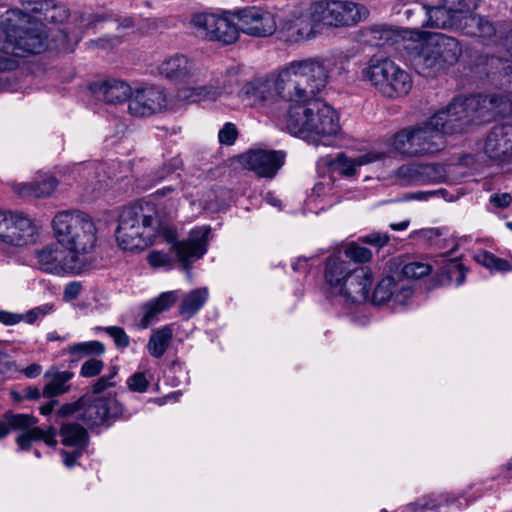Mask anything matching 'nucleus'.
<instances>
[{
    "mask_svg": "<svg viewBox=\"0 0 512 512\" xmlns=\"http://www.w3.org/2000/svg\"><path fill=\"white\" fill-rule=\"evenodd\" d=\"M484 153L496 164L512 161V124L496 125L491 128L485 138Z\"/></svg>",
    "mask_w": 512,
    "mask_h": 512,
    "instance_id": "nucleus-19",
    "label": "nucleus"
},
{
    "mask_svg": "<svg viewBox=\"0 0 512 512\" xmlns=\"http://www.w3.org/2000/svg\"><path fill=\"white\" fill-rule=\"evenodd\" d=\"M4 420L7 421L10 431L21 430L24 432L36 427L35 425L38 423V419L30 414L13 413L11 411L4 414Z\"/></svg>",
    "mask_w": 512,
    "mask_h": 512,
    "instance_id": "nucleus-35",
    "label": "nucleus"
},
{
    "mask_svg": "<svg viewBox=\"0 0 512 512\" xmlns=\"http://www.w3.org/2000/svg\"><path fill=\"white\" fill-rule=\"evenodd\" d=\"M500 44L512 56V28L501 38Z\"/></svg>",
    "mask_w": 512,
    "mask_h": 512,
    "instance_id": "nucleus-58",
    "label": "nucleus"
},
{
    "mask_svg": "<svg viewBox=\"0 0 512 512\" xmlns=\"http://www.w3.org/2000/svg\"><path fill=\"white\" fill-rule=\"evenodd\" d=\"M118 374V367L112 366L109 369V373L107 375L101 376L97 379V381L92 385L91 391L95 394L101 395L105 390L109 388H113L116 386L117 382L115 380Z\"/></svg>",
    "mask_w": 512,
    "mask_h": 512,
    "instance_id": "nucleus-40",
    "label": "nucleus"
},
{
    "mask_svg": "<svg viewBox=\"0 0 512 512\" xmlns=\"http://www.w3.org/2000/svg\"><path fill=\"white\" fill-rule=\"evenodd\" d=\"M373 283L371 270L366 266H358L350 277L346 278L341 295L346 302L361 304L369 299L370 288Z\"/></svg>",
    "mask_w": 512,
    "mask_h": 512,
    "instance_id": "nucleus-21",
    "label": "nucleus"
},
{
    "mask_svg": "<svg viewBox=\"0 0 512 512\" xmlns=\"http://www.w3.org/2000/svg\"><path fill=\"white\" fill-rule=\"evenodd\" d=\"M57 430L54 426H49L47 429L34 427L27 431L21 432L16 437V443L20 450H29L32 447L33 441H44L48 446H55Z\"/></svg>",
    "mask_w": 512,
    "mask_h": 512,
    "instance_id": "nucleus-30",
    "label": "nucleus"
},
{
    "mask_svg": "<svg viewBox=\"0 0 512 512\" xmlns=\"http://www.w3.org/2000/svg\"><path fill=\"white\" fill-rule=\"evenodd\" d=\"M209 226L192 229L186 240H178L177 230L159 215L156 204L138 201L123 208L115 232L119 247L125 251H140L152 245L157 237L171 244L170 250L185 269L207 252Z\"/></svg>",
    "mask_w": 512,
    "mask_h": 512,
    "instance_id": "nucleus-2",
    "label": "nucleus"
},
{
    "mask_svg": "<svg viewBox=\"0 0 512 512\" xmlns=\"http://www.w3.org/2000/svg\"><path fill=\"white\" fill-rule=\"evenodd\" d=\"M123 414V406L114 396L86 392L74 402L63 404L56 412L61 419L73 418L88 429L110 427Z\"/></svg>",
    "mask_w": 512,
    "mask_h": 512,
    "instance_id": "nucleus-7",
    "label": "nucleus"
},
{
    "mask_svg": "<svg viewBox=\"0 0 512 512\" xmlns=\"http://www.w3.org/2000/svg\"><path fill=\"white\" fill-rule=\"evenodd\" d=\"M147 261L153 268L171 269L174 265V259L169 254L156 250L148 254Z\"/></svg>",
    "mask_w": 512,
    "mask_h": 512,
    "instance_id": "nucleus-42",
    "label": "nucleus"
},
{
    "mask_svg": "<svg viewBox=\"0 0 512 512\" xmlns=\"http://www.w3.org/2000/svg\"><path fill=\"white\" fill-rule=\"evenodd\" d=\"M344 259L350 261L354 266L369 262L372 258V252L356 242H350L346 245L341 254Z\"/></svg>",
    "mask_w": 512,
    "mask_h": 512,
    "instance_id": "nucleus-37",
    "label": "nucleus"
},
{
    "mask_svg": "<svg viewBox=\"0 0 512 512\" xmlns=\"http://www.w3.org/2000/svg\"><path fill=\"white\" fill-rule=\"evenodd\" d=\"M209 298V291L206 287H200L184 294L179 305V315L184 320L194 317L205 305Z\"/></svg>",
    "mask_w": 512,
    "mask_h": 512,
    "instance_id": "nucleus-28",
    "label": "nucleus"
},
{
    "mask_svg": "<svg viewBox=\"0 0 512 512\" xmlns=\"http://www.w3.org/2000/svg\"><path fill=\"white\" fill-rule=\"evenodd\" d=\"M58 404L57 400H50L46 404L42 405L39 410L42 415H49L54 410V407Z\"/></svg>",
    "mask_w": 512,
    "mask_h": 512,
    "instance_id": "nucleus-61",
    "label": "nucleus"
},
{
    "mask_svg": "<svg viewBox=\"0 0 512 512\" xmlns=\"http://www.w3.org/2000/svg\"><path fill=\"white\" fill-rule=\"evenodd\" d=\"M35 256L40 270L55 275L79 274L84 266L78 255L63 250L57 245L37 250Z\"/></svg>",
    "mask_w": 512,
    "mask_h": 512,
    "instance_id": "nucleus-15",
    "label": "nucleus"
},
{
    "mask_svg": "<svg viewBox=\"0 0 512 512\" xmlns=\"http://www.w3.org/2000/svg\"><path fill=\"white\" fill-rule=\"evenodd\" d=\"M90 90L97 100L108 104H118L130 101L132 89L130 85L120 79L110 78L93 82Z\"/></svg>",
    "mask_w": 512,
    "mask_h": 512,
    "instance_id": "nucleus-23",
    "label": "nucleus"
},
{
    "mask_svg": "<svg viewBox=\"0 0 512 512\" xmlns=\"http://www.w3.org/2000/svg\"><path fill=\"white\" fill-rule=\"evenodd\" d=\"M318 66L323 72L322 85L306 100L291 101L283 114V122L292 135L302 137L314 135L325 138L337 135L341 129L337 112L330 105L316 98L328 81V70L324 63L318 60Z\"/></svg>",
    "mask_w": 512,
    "mask_h": 512,
    "instance_id": "nucleus-5",
    "label": "nucleus"
},
{
    "mask_svg": "<svg viewBox=\"0 0 512 512\" xmlns=\"http://www.w3.org/2000/svg\"><path fill=\"white\" fill-rule=\"evenodd\" d=\"M41 396H43V391L41 392L37 387L28 386L23 390V397L27 400L37 401Z\"/></svg>",
    "mask_w": 512,
    "mask_h": 512,
    "instance_id": "nucleus-55",
    "label": "nucleus"
},
{
    "mask_svg": "<svg viewBox=\"0 0 512 512\" xmlns=\"http://www.w3.org/2000/svg\"><path fill=\"white\" fill-rule=\"evenodd\" d=\"M181 167L182 160L179 157H173L156 172L155 178L157 181H161L165 179L168 175L179 170Z\"/></svg>",
    "mask_w": 512,
    "mask_h": 512,
    "instance_id": "nucleus-49",
    "label": "nucleus"
},
{
    "mask_svg": "<svg viewBox=\"0 0 512 512\" xmlns=\"http://www.w3.org/2000/svg\"><path fill=\"white\" fill-rule=\"evenodd\" d=\"M41 370H42V366L40 364L33 363V364L27 366L22 371L27 378L33 379L40 375Z\"/></svg>",
    "mask_w": 512,
    "mask_h": 512,
    "instance_id": "nucleus-57",
    "label": "nucleus"
},
{
    "mask_svg": "<svg viewBox=\"0 0 512 512\" xmlns=\"http://www.w3.org/2000/svg\"><path fill=\"white\" fill-rule=\"evenodd\" d=\"M322 73L317 59L294 60L275 73L246 82L238 97L247 105L268 108L283 118L282 103L287 107L291 101L306 100L322 85Z\"/></svg>",
    "mask_w": 512,
    "mask_h": 512,
    "instance_id": "nucleus-3",
    "label": "nucleus"
},
{
    "mask_svg": "<svg viewBox=\"0 0 512 512\" xmlns=\"http://www.w3.org/2000/svg\"><path fill=\"white\" fill-rule=\"evenodd\" d=\"M83 449L84 448H76V450L71 452L62 450L61 455L63 458L64 465L67 466L68 468L73 467L76 464L78 458L82 455Z\"/></svg>",
    "mask_w": 512,
    "mask_h": 512,
    "instance_id": "nucleus-52",
    "label": "nucleus"
},
{
    "mask_svg": "<svg viewBox=\"0 0 512 512\" xmlns=\"http://www.w3.org/2000/svg\"><path fill=\"white\" fill-rule=\"evenodd\" d=\"M450 267L451 268L449 271H451L452 269L458 270L459 277L457 279V285H461L464 282V278H465V273L463 271L462 265L460 263H458L457 261H452L450 264Z\"/></svg>",
    "mask_w": 512,
    "mask_h": 512,
    "instance_id": "nucleus-60",
    "label": "nucleus"
},
{
    "mask_svg": "<svg viewBox=\"0 0 512 512\" xmlns=\"http://www.w3.org/2000/svg\"><path fill=\"white\" fill-rule=\"evenodd\" d=\"M179 299L178 291H167L161 293L154 300L146 303L143 307L144 316L142 318V326L147 327L156 315L167 311Z\"/></svg>",
    "mask_w": 512,
    "mask_h": 512,
    "instance_id": "nucleus-31",
    "label": "nucleus"
},
{
    "mask_svg": "<svg viewBox=\"0 0 512 512\" xmlns=\"http://www.w3.org/2000/svg\"><path fill=\"white\" fill-rule=\"evenodd\" d=\"M292 268L296 272L307 271V258H298L296 262L292 264Z\"/></svg>",
    "mask_w": 512,
    "mask_h": 512,
    "instance_id": "nucleus-63",
    "label": "nucleus"
},
{
    "mask_svg": "<svg viewBox=\"0 0 512 512\" xmlns=\"http://www.w3.org/2000/svg\"><path fill=\"white\" fill-rule=\"evenodd\" d=\"M330 1H318L309 8L308 16H301L284 25L282 38L290 43L299 42L309 38L315 27L319 24L331 26Z\"/></svg>",
    "mask_w": 512,
    "mask_h": 512,
    "instance_id": "nucleus-14",
    "label": "nucleus"
},
{
    "mask_svg": "<svg viewBox=\"0 0 512 512\" xmlns=\"http://www.w3.org/2000/svg\"><path fill=\"white\" fill-rule=\"evenodd\" d=\"M265 200L267 203L275 207H280L281 205V201L270 192L266 194Z\"/></svg>",
    "mask_w": 512,
    "mask_h": 512,
    "instance_id": "nucleus-64",
    "label": "nucleus"
},
{
    "mask_svg": "<svg viewBox=\"0 0 512 512\" xmlns=\"http://www.w3.org/2000/svg\"><path fill=\"white\" fill-rule=\"evenodd\" d=\"M358 266L343 258L341 253L331 255L325 263L324 279L333 293L339 294L346 284V278L354 272Z\"/></svg>",
    "mask_w": 512,
    "mask_h": 512,
    "instance_id": "nucleus-24",
    "label": "nucleus"
},
{
    "mask_svg": "<svg viewBox=\"0 0 512 512\" xmlns=\"http://www.w3.org/2000/svg\"><path fill=\"white\" fill-rule=\"evenodd\" d=\"M285 154L282 151L256 149L242 154L239 158L244 168L259 177L272 179L283 166Z\"/></svg>",
    "mask_w": 512,
    "mask_h": 512,
    "instance_id": "nucleus-18",
    "label": "nucleus"
},
{
    "mask_svg": "<svg viewBox=\"0 0 512 512\" xmlns=\"http://www.w3.org/2000/svg\"><path fill=\"white\" fill-rule=\"evenodd\" d=\"M413 290L410 286L401 281H396V289H394L392 301L399 305H405L407 300L412 297Z\"/></svg>",
    "mask_w": 512,
    "mask_h": 512,
    "instance_id": "nucleus-48",
    "label": "nucleus"
},
{
    "mask_svg": "<svg viewBox=\"0 0 512 512\" xmlns=\"http://www.w3.org/2000/svg\"><path fill=\"white\" fill-rule=\"evenodd\" d=\"M58 185V181L54 176H48L41 181H35L25 186L27 194L37 198L50 196Z\"/></svg>",
    "mask_w": 512,
    "mask_h": 512,
    "instance_id": "nucleus-38",
    "label": "nucleus"
},
{
    "mask_svg": "<svg viewBox=\"0 0 512 512\" xmlns=\"http://www.w3.org/2000/svg\"><path fill=\"white\" fill-rule=\"evenodd\" d=\"M58 433L64 446L85 448L89 444L87 429L78 422H62Z\"/></svg>",
    "mask_w": 512,
    "mask_h": 512,
    "instance_id": "nucleus-29",
    "label": "nucleus"
},
{
    "mask_svg": "<svg viewBox=\"0 0 512 512\" xmlns=\"http://www.w3.org/2000/svg\"><path fill=\"white\" fill-rule=\"evenodd\" d=\"M127 386L133 392L143 393L148 389L149 382L144 373L135 372L127 379Z\"/></svg>",
    "mask_w": 512,
    "mask_h": 512,
    "instance_id": "nucleus-47",
    "label": "nucleus"
},
{
    "mask_svg": "<svg viewBox=\"0 0 512 512\" xmlns=\"http://www.w3.org/2000/svg\"><path fill=\"white\" fill-rule=\"evenodd\" d=\"M461 55L462 45L458 39L435 33L415 47L413 65L418 73L433 76L454 66Z\"/></svg>",
    "mask_w": 512,
    "mask_h": 512,
    "instance_id": "nucleus-8",
    "label": "nucleus"
},
{
    "mask_svg": "<svg viewBox=\"0 0 512 512\" xmlns=\"http://www.w3.org/2000/svg\"><path fill=\"white\" fill-rule=\"evenodd\" d=\"M161 76L176 83H190L200 80V71L195 63L183 54H176L164 60L158 67Z\"/></svg>",
    "mask_w": 512,
    "mask_h": 512,
    "instance_id": "nucleus-20",
    "label": "nucleus"
},
{
    "mask_svg": "<svg viewBox=\"0 0 512 512\" xmlns=\"http://www.w3.org/2000/svg\"><path fill=\"white\" fill-rule=\"evenodd\" d=\"M394 37L393 31L385 25H373L361 30V41L369 46L382 47Z\"/></svg>",
    "mask_w": 512,
    "mask_h": 512,
    "instance_id": "nucleus-32",
    "label": "nucleus"
},
{
    "mask_svg": "<svg viewBox=\"0 0 512 512\" xmlns=\"http://www.w3.org/2000/svg\"><path fill=\"white\" fill-rule=\"evenodd\" d=\"M238 137V130L235 124L227 122L218 133V140L222 145L231 146Z\"/></svg>",
    "mask_w": 512,
    "mask_h": 512,
    "instance_id": "nucleus-45",
    "label": "nucleus"
},
{
    "mask_svg": "<svg viewBox=\"0 0 512 512\" xmlns=\"http://www.w3.org/2000/svg\"><path fill=\"white\" fill-rule=\"evenodd\" d=\"M82 285L80 282H70L64 288V299L67 301H71L76 299L81 293Z\"/></svg>",
    "mask_w": 512,
    "mask_h": 512,
    "instance_id": "nucleus-51",
    "label": "nucleus"
},
{
    "mask_svg": "<svg viewBox=\"0 0 512 512\" xmlns=\"http://www.w3.org/2000/svg\"><path fill=\"white\" fill-rule=\"evenodd\" d=\"M477 260L486 268L492 269V266H494L495 255L485 251L477 256Z\"/></svg>",
    "mask_w": 512,
    "mask_h": 512,
    "instance_id": "nucleus-56",
    "label": "nucleus"
},
{
    "mask_svg": "<svg viewBox=\"0 0 512 512\" xmlns=\"http://www.w3.org/2000/svg\"><path fill=\"white\" fill-rule=\"evenodd\" d=\"M47 1L28 4L26 11L12 9L0 23V51L16 57L40 54L47 48V34L43 12L49 8Z\"/></svg>",
    "mask_w": 512,
    "mask_h": 512,
    "instance_id": "nucleus-4",
    "label": "nucleus"
},
{
    "mask_svg": "<svg viewBox=\"0 0 512 512\" xmlns=\"http://www.w3.org/2000/svg\"><path fill=\"white\" fill-rule=\"evenodd\" d=\"M68 353L70 355L80 354L82 356L96 357L101 356L105 353V345L100 341H86L79 342L68 346Z\"/></svg>",
    "mask_w": 512,
    "mask_h": 512,
    "instance_id": "nucleus-36",
    "label": "nucleus"
},
{
    "mask_svg": "<svg viewBox=\"0 0 512 512\" xmlns=\"http://www.w3.org/2000/svg\"><path fill=\"white\" fill-rule=\"evenodd\" d=\"M44 377L50 378V381L43 388V397L54 398L69 392L71 387L69 381L74 377V373L58 371L52 367L45 372Z\"/></svg>",
    "mask_w": 512,
    "mask_h": 512,
    "instance_id": "nucleus-27",
    "label": "nucleus"
},
{
    "mask_svg": "<svg viewBox=\"0 0 512 512\" xmlns=\"http://www.w3.org/2000/svg\"><path fill=\"white\" fill-rule=\"evenodd\" d=\"M96 330L105 331L114 341V344L121 349H125L130 344V338L123 328L118 326H108L105 328L96 327Z\"/></svg>",
    "mask_w": 512,
    "mask_h": 512,
    "instance_id": "nucleus-41",
    "label": "nucleus"
},
{
    "mask_svg": "<svg viewBox=\"0 0 512 512\" xmlns=\"http://www.w3.org/2000/svg\"><path fill=\"white\" fill-rule=\"evenodd\" d=\"M232 18L233 12L223 15L199 13L192 17L191 24L198 37L229 45L238 39L240 33L238 22Z\"/></svg>",
    "mask_w": 512,
    "mask_h": 512,
    "instance_id": "nucleus-11",
    "label": "nucleus"
},
{
    "mask_svg": "<svg viewBox=\"0 0 512 512\" xmlns=\"http://www.w3.org/2000/svg\"><path fill=\"white\" fill-rule=\"evenodd\" d=\"M512 202V196L509 193L493 194L490 196V203L499 208H507Z\"/></svg>",
    "mask_w": 512,
    "mask_h": 512,
    "instance_id": "nucleus-53",
    "label": "nucleus"
},
{
    "mask_svg": "<svg viewBox=\"0 0 512 512\" xmlns=\"http://www.w3.org/2000/svg\"><path fill=\"white\" fill-rule=\"evenodd\" d=\"M240 83V67L231 66L211 80L209 85L179 90L177 99L185 104L206 99H217L223 93H231Z\"/></svg>",
    "mask_w": 512,
    "mask_h": 512,
    "instance_id": "nucleus-12",
    "label": "nucleus"
},
{
    "mask_svg": "<svg viewBox=\"0 0 512 512\" xmlns=\"http://www.w3.org/2000/svg\"><path fill=\"white\" fill-rule=\"evenodd\" d=\"M331 26H351L369 16L368 8L352 1H330Z\"/></svg>",
    "mask_w": 512,
    "mask_h": 512,
    "instance_id": "nucleus-22",
    "label": "nucleus"
},
{
    "mask_svg": "<svg viewBox=\"0 0 512 512\" xmlns=\"http://www.w3.org/2000/svg\"><path fill=\"white\" fill-rule=\"evenodd\" d=\"M381 159L380 154L366 153L354 159L347 158L343 153L337 154L334 159L328 161V164L344 176H353L357 167L372 163Z\"/></svg>",
    "mask_w": 512,
    "mask_h": 512,
    "instance_id": "nucleus-26",
    "label": "nucleus"
},
{
    "mask_svg": "<svg viewBox=\"0 0 512 512\" xmlns=\"http://www.w3.org/2000/svg\"><path fill=\"white\" fill-rule=\"evenodd\" d=\"M430 272V265L420 262L407 263L401 269V275L406 279H420Z\"/></svg>",
    "mask_w": 512,
    "mask_h": 512,
    "instance_id": "nucleus-39",
    "label": "nucleus"
},
{
    "mask_svg": "<svg viewBox=\"0 0 512 512\" xmlns=\"http://www.w3.org/2000/svg\"><path fill=\"white\" fill-rule=\"evenodd\" d=\"M54 311L53 303H45L43 305L37 306L33 309H30L25 314H23V321L28 324H33L37 319L43 318L46 315L52 313Z\"/></svg>",
    "mask_w": 512,
    "mask_h": 512,
    "instance_id": "nucleus-44",
    "label": "nucleus"
},
{
    "mask_svg": "<svg viewBox=\"0 0 512 512\" xmlns=\"http://www.w3.org/2000/svg\"><path fill=\"white\" fill-rule=\"evenodd\" d=\"M104 368V362L96 357L86 360L80 368V376L92 378L98 376Z\"/></svg>",
    "mask_w": 512,
    "mask_h": 512,
    "instance_id": "nucleus-43",
    "label": "nucleus"
},
{
    "mask_svg": "<svg viewBox=\"0 0 512 512\" xmlns=\"http://www.w3.org/2000/svg\"><path fill=\"white\" fill-rule=\"evenodd\" d=\"M37 227L23 213L0 211V240L6 244L23 247L35 243Z\"/></svg>",
    "mask_w": 512,
    "mask_h": 512,
    "instance_id": "nucleus-13",
    "label": "nucleus"
},
{
    "mask_svg": "<svg viewBox=\"0 0 512 512\" xmlns=\"http://www.w3.org/2000/svg\"><path fill=\"white\" fill-rule=\"evenodd\" d=\"M399 175L413 185L440 183L445 179V170L440 164L402 166Z\"/></svg>",
    "mask_w": 512,
    "mask_h": 512,
    "instance_id": "nucleus-25",
    "label": "nucleus"
},
{
    "mask_svg": "<svg viewBox=\"0 0 512 512\" xmlns=\"http://www.w3.org/2000/svg\"><path fill=\"white\" fill-rule=\"evenodd\" d=\"M23 321V314L0 310V323L5 326H13Z\"/></svg>",
    "mask_w": 512,
    "mask_h": 512,
    "instance_id": "nucleus-50",
    "label": "nucleus"
},
{
    "mask_svg": "<svg viewBox=\"0 0 512 512\" xmlns=\"http://www.w3.org/2000/svg\"><path fill=\"white\" fill-rule=\"evenodd\" d=\"M409 506L412 508L413 511H416L418 509H420V510L432 509L434 507V506L430 505V503L425 499L418 500L414 503H411Z\"/></svg>",
    "mask_w": 512,
    "mask_h": 512,
    "instance_id": "nucleus-62",
    "label": "nucleus"
},
{
    "mask_svg": "<svg viewBox=\"0 0 512 512\" xmlns=\"http://www.w3.org/2000/svg\"><path fill=\"white\" fill-rule=\"evenodd\" d=\"M59 244L74 254L91 252L97 241V229L92 218L79 210L58 212L52 221Z\"/></svg>",
    "mask_w": 512,
    "mask_h": 512,
    "instance_id": "nucleus-9",
    "label": "nucleus"
},
{
    "mask_svg": "<svg viewBox=\"0 0 512 512\" xmlns=\"http://www.w3.org/2000/svg\"><path fill=\"white\" fill-rule=\"evenodd\" d=\"M168 108L165 90L158 86H145L132 93L128 112L135 117H148Z\"/></svg>",
    "mask_w": 512,
    "mask_h": 512,
    "instance_id": "nucleus-17",
    "label": "nucleus"
},
{
    "mask_svg": "<svg viewBox=\"0 0 512 512\" xmlns=\"http://www.w3.org/2000/svg\"><path fill=\"white\" fill-rule=\"evenodd\" d=\"M389 235L384 232H372L368 235L361 236L358 238V241L363 244H369L378 249L384 247L389 242Z\"/></svg>",
    "mask_w": 512,
    "mask_h": 512,
    "instance_id": "nucleus-46",
    "label": "nucleus"
},
{
    "mask_svg": "<svg viewBox=\"0 0 512 512\" xmlns=\"http://www.w3.org/2000/svg\"><path fill=\"white\" fill-rule=\"evenodd\" d=\"M508 101L496 94L455 97L425 122L396 133L393 147L407 157L437 153L445 147L446 134L466 131L474 121H482L490 108H500Z\"/></svg>",
    "mask_w": 512,
    "mask_h": 512,
    "instance_id": "nucleus-1",
    "label": "nucleus"
},
{
    "mask_svg": "<svg viewBox=\"0 0 512 512\" xmlns=\"http://www.w3.org/2000/svg\"><path fill=\"white\" fill-rule=\"evenodd\" d=\"M173 337V330L169 325L155 331L149 338L147 350L155 358H161L167 351Z\"/></svg>",
    "mask_w": 512,
    "mask_h": 512,
    "instance_id": "nucleus-33",
    "label": "nucleus"
},
{
    "mask_svg": "<svg viewBox=\"0 0 512 512\" xmlns=\"http://www.w3.org/2000/svg\"><path fill=\"white\" fill-rule=\"evenodd\" d=\"M492 269L502 272L508 271L510 269V264L508 261L495 256L494 266H492Z\"/></svg>",
    "mask_w": 512,
    "mask_h": 512,
    "instance_id": "nucleus-59",
    "label": "nucleus"
},
{
    "mask_svg": "<svg viewBox=\"0 0 512 512\" xmlns=\"http://www.w3.org/2000/svg\"><path fill=\"white\" fill-rule=\"evenodd\" d=\"M502 86H507V90L512 93V63H507L502 68Z\"/></svg>",
    "mask_w": 512,
    "mask_h": 512,
    "instance_id": "nucleus-54",
    "label": "nucleus"
},
{
    "mask_svg": "<svg viewBox=\"0 0 512 512\" xmlns=\"http://www.w3.org/2000/svg\"><path fill=\"white\" fill-rule=\"evenodd\" d=\"M481 0H441L435 7L421 6L419 12L426 20L423 26L454 29L468 36L479 37L483 42L498 43L497 28L487 18L475 14Z\"/></svg>",
    "mask_w": 512,
    "mask_h": 512,
    "instance_id": "nucleus-6",
    "label": "nucleus"
},
{
    "mask_svg": "<svg viewBox=\"0 0 512 512\" xmlns=\"http://www.w3.org/2000/svg\"><path fill=\"white\" fill-rule=\"evenodd\" d=\"M394 289H396V281L392 276H386L376 285L371 301L374 305H381L393 299Z\"/></svg>",
    "mask_w": 512,
    "mask_h": 512,
    "instance_id": "nucleus-34",
    "label": "nucleus"
},
{
    "mask_svg": "<svg viewBox=\"0 0 512 512\" xmlns=\"http://www.w3.org/2000/svg\"><path fill=\"white\" fill-rule=\"evenodd\" d=\"M240 32L252 37H268L276 32L274 15L266 9L256 6L244 7L233 12Z\"/></svg>",
    "mask_w": 512,
    "mask_h": 512,
    "instance_id": "nucleus-16",
    "label": "nucleus"
},
{
    "mask_svg": "<svg viewBox=\"0 0 512 512\" xmlns=\"http://www.w3.org/2000/svg\"><path fill=\"white\" fill-rule=\"evenodd\" d=\"M361 78L387 98L405 96L412 88L408 72L382 55L372 56L361 70Z\"/></svg>",
    "mask_w": 512,
    "mask_h": 512,
    "instance_id": "nucleus-10",
    "label": "nucleus"
}]
</instances>
